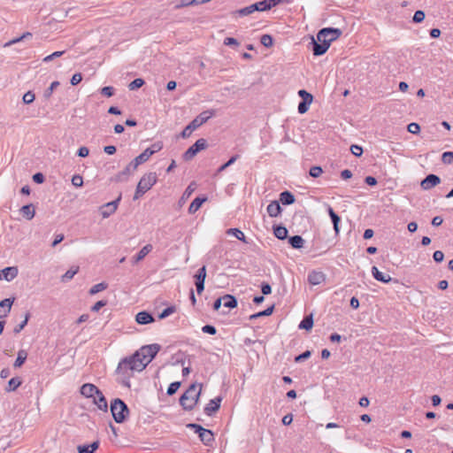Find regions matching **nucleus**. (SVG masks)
Returning <instances> with one entry per match:
<instances>
[{
  "mask_svg": "<svg viewBox=\"0 0 453 453\" xmlns=\"http://www.w3.org/2000/svg\"><path fill=\"white\" fill-rule=\"evenodd\" d=\"M351 153L356 157H361L363 154V148L359 145L353 144L350 146Z\"/></svg>",
  "mask_w": 453,
  "mask_h": 453,
  "instance_id": "obj_54",
  "label": "nucleus"
},
{
  "mask_svg": "<svg viewBox=\"0 0 453 453\" xmlns=\"http://www.w3.org/2000/svg\"><path fill=\"white\" fill-rule=\"evenodd\" d=\"M207 146L205 139H198L191 147H189L183 154V159L191 160L200 150H204Z\"/></svg>",
  "mask_w": 453,
  "mask_h": 453,
  "instance_id": "obj_9",
  "label": "nucleus"
},
{
  "mask_svg": "<svg viewBox=\"0 0 453 453\" xmlns=\"http://www.w3.org/2000/svg\"><path fill=\"white\" fill-rule=\"evenodd\" d=\"M59 86L58 81H53L50 86L45 90L44 97L50 98L54 91Z\"/></svg>",
  "mask_w": 453,
  "mask_h": 453,
  "instance_id": "obj_45",
  "label": "nucleus"
},
{
  "mask_svg": "<svg viewBox=\"0 0 453 453\" xmlns=\"http://www.w3.org/2000/svg\"><path fill=\"white\" fill-rule=\"evenodd\" d=\"M101 94L107 96V97H111L114 95V88L112 87H110V86H107V87H104L102 89H101Z\"/></svg>",
  "mask_w": 453,
  "mask_h": 453,
  "instance_id": "obj_59",
  "label": "nucleus"
},
{
  "mask_svg": "<svg viewBox=\"0 0 453 453\" xmlns=\"http://www.w3.org/2000/svg\"><path fill=\"white\" fill-rule=\"evenodd\" d=\"M311 103H307V101L305 102H300L299 104H298V112L301 113V114H303L305 113L308 109H309V106Z\"/></svg>",
  "mask_w": 453,
  "mask_h": 453,
  "instance_id": "obj_60",
  "label": "nucleus"
},
{
  "mask_svg": "<svg viewBox=\"0 0 453 453\" xmlns=\"http://www.w3.org/2000/svg\"><path fill=\"white\" fill-rule=\"evenodd\" d=\"M253 12L254 10H252L251 4L235 12L239 16H248Z\"/></svg>",
  "mask_w": 453,
  "mask_h": 453,
  "instance_id": "obj_49",
  "label": "nucleus"
},
{
  "mask_svg": "<svg viewBox=\"0 0 453 453\" xmlns=\"http://www.w3.org/2000/svg\"><path fill=\"white\" fill-rule=\"evenodd\" d=\"M326 280V275L324 273L319 271H312L308 274V282L311 285H319L324 282Z\"/></svg>",
  "mask_w": 453,
  "mask_h": 453,
  "instance_id": "obj_15",
  "label": "nucleus"
},
{
  "mask_svg": "<svg viewBox=\"0 0 453 453\" xmlns=\"http://www.w3.org/2000/svg\"><path fill=\"white\" fill-rule=\"evenodd\" d=\"M425 12L423 11H416L413 15V21L416 23H420L425 19Z\"/></svg>",
  "mask_w": 453,
  "mask_h": 453,
  "instance_id": "obj_56",
  "label": "nucleus"
},
{
  "mask_svg": "<svg viewBox=\"0 0 453 453\" xmlns=\"http://www.w3.org/2000/svg\"><path fill=\"white\" fill-rule=\"evenodd\" d=\"M111 412L115 422L120 424L125 421L129 414V410L121 399L116 398L111 403Z\"/></svg>",
  "mask_w": 453,
  "mask_h": 453,
  "instance_id": "obj_6",
  "label": "nucleus"
},
{
  "mask_svg": "<svg viewBox=\"0 0 453 453\" xmlns=\"http://www.w3.org/2000/svg\"><path fill=\"white\" fill-rule=\"evenodd\" d=\"M238 157V155L233 156L226 163H225L219 168L218 172L220 173L225 171L227 167L232 165L237 160Z\"/></svg>",
  "mask_w": 453,
  "mask_h": 453,
  "instance_id": "obj_50",
  "label": "nucleus"
},
{
  "mask_svg": "<svg viewBox=\"0 0 453 453\" xmlns=\"http://www.w3.org/2000/svg\"><path fill=\"white\" fill-rule=\"evenodd\" d=\"M108 287V285L104 282H101V283H98V284H96L94 285L90 289H89V294L90 295H96L97 294L98 292H101L104 289H106Z\"/></svg>",
  "mask_w": 453,
  "mask_h": 453,
  "instance_id": "obj_37",
  "label": "nucleus"
},
{
  "mask_svg": "<svg viewBox=\"0 0 453 453\" xmlns=\"http://www.w3.org/2000/svg\"><path fill=\"white\" fill-rule=\"evenodd\" d=\"M222 401L221 397H216L210 401V403L204 407V412L208 416H211L215 413L220 407V403Z\"/></svg>",
  "mask_w": 453,
  "mask_h": 453,
  "instance_id": "obj_17",
  "label": "nucleus"
},
{
  "mask_svg": "<svg viewBox=\"0 0 453 453\" xmlns=\"http://www.w3.org/2000/svg\"><path fill=\"white\" fill-rule=\"evenodd\" d=\"M372 274L375 280L383 283H388L392 280L389 274L381 273L376 266L372 267Z\"/></svg>",
  "mask_w": 453,
  "mask_h": 453,
  "instance_id": "obj_20",
  "label": "nucleus"
},
{
  "mask_svg": "<svg viewBox=\"0 0 453 453\" xmlns=\"http://www.w3.org/2000/svg\"><path fill=\"white\" fill-rule=\"evenodd\" d=\"M157 176L156 173L150 172L142 175L137 184L133 199L138 200L140 197H142L157 183Z\"/></svg>",
  "mask_w": 453,
  "mask_h": 453,
  "instance_id": "obj_3",
  "label": "nucleus"
},
{
  "mask_svg": "<svg viewBox=\"0 0 453 453\" xmlns=\"http://www.w3.org/2000/svg\"><path fill=\"white\" fill-rule=\"evenodd\" d=\"M312 326H313V319H312V316L310 315V316H306L303 318V319L301 321V323L299 325V328L310 330V329H311Z\"/></svg>",
  "mask_w": 453,
  "mask_h": 453,
  "instance_id": "obj_34",
  "label": "nucleus"
},
{
  "mask_svg": "<svg viewBox=\"0 0 453 453\" xmlns=\"http://www.w3.org/2000/svg\"><path fill=\"white\" fill-rule=\"evenodd\" d=\"M148 160V153H141L137 156L134 160H132L123 171L119 172L115 176V180L117 182H124L128 180L129 175L134 173L137 167L145 163Z\"/></svg>",
  "mask_w": 453,
  "mask_h": 453,
  "instance_id": "obj_4",
  "label": "nucleus"
},
{
  "mask_svg": "<svg viewBox=\"0 0 453 453\" xmlns=\"http://www.w3.org/2000/svg\"><path fill=\"white\" fill-rule=\"evenodd\" d=\"M273 234L278 239L284 240L288 236V229L285 226H278L274 227Z\"/></svg>",
  "mask_w": 453,
  "mask_h": 453,
  "instance_id": "obj_32",
  "label": "nucleus"
},
{
  "mask_svg": "<svg viewBox=\"0 0 453 453\" xmlns=\"http://www.w3.org/2000/svg\"><path fill=\"white\" fill-rule=\"evenodd\" d=\"M93 403L97 406V408L101 411H107L108 403L107 401L103 395V393L99 390V392L92 398Z\"/></svg>",
  "mask_w": 453,
  "mask_h": 453,
  "instance_id": "obj_18",
  "label": "nucleus"
},
{
  "mask_svg": "<svg viewBox=\"0 0 453 453\" xmlns=\"http://www.w3.org/2000/svg\"><path fill=\"white\" fill-rule=\"evenodd\" d=\"M72 184L74 187L80 188L83 185V179L81 175L75 174L72 178Z\"/></svg>",
  "mask_w": 453,
  "mask_h": 453,
  "instance_id": "obj_55",
  "label": "nucleus"
},
{
  "mask_svg": "<svg viewBox=\"0 0 453 453\" xmlns=\"http://www.w3.org/2000/svg\"><path fill=\"white\" fill-rule=\"evenodd\" d=\"M226 234L228 235H233L234 236L235 238H237L238 240L243 242L244 243H248L247 240H246V237L243 234L242 231H241L240 229L238 228H229L227 229L226 231Z\"/></svg>",
  "mask_w": 453,
  "mask_h": 453,
  "instance_id": "obj_29",
  "label": "nucleus"
},
{
  "mask_svg": "<svg viewBox=\"0 0 453 453\" xmlns=\"http://www.w3.org/2000/svg\"><path fill=\"white\" fill-rule=\"evenodd\" d=\"M266 211L270 217L274 218L280 214L281 207L278 201H272L268 204Z\"/></svg>",
  "mask_w": 453,
  "mask_h": 453,
  "instance_id": "obj_22",
  "label": "nucleus"
},
{
  "mask_svg": "<svg viewBox=\"0 0 453 453\" xmlns=\"http://www.w3.org/2000/svg\"><path fill=\"white\" fill-rule=\"evenodd\" d=\"M159 350L160 345L154 343L142 346L134 354L144 365L145 368L152 361Z\"/></svg>",
  "mask_w": 453,
  "mask_h": 453,
  "instance_id": "obj_5",
  "label": "nucleus"
},
{
  "mask_svg": "<svg viewBox=\"0 0 453 453\" xmlns=\"http://www.w3.org/2000/svg\"><path fill=\"white\" fill-rule=\"evenodd\" d=\"M441 179L435 174H428L420 183L424 190H429L436 185L440 184Z\"/></svg>",
  "mask_w": 453,
  "mask_h": 453,
  "instance_id": "obj_12",
  "label": "nucleus"
},
{
  "mask_svg": "<svg viewBox=\"0 0 453 453\" xmlns=\"http://www.w3.org/2000/svg\"><path fill=\"white\" fill-rule=\"evenodd\" d=\"M144 84V81L141 78H137L134 80L129 85L128 88L130 90H134L136 88H141Z\"/></svg>",
  "mask_w": 453,
  "mask_h": 453,
  "instance_id": "obj_44",
  "label": "nucleus"
},
{
  "mask_svg": "<svg viewBox=\"0 0 453 453\" xmlns=\"http://www.w3.org/2000/svg\"><path fill=\"white\" fill-rule=\"evenodd\" d=\"M323 170L320 166H312L310 169V175L313 178H318L321 175Z\"/></svg>",
  "mask_w": 453,
  "mask_h": 453,
  "instance_id": "obj_52",
  "label": "nucleus"
},
{
  "mask_svg": "<svg viewBox=\"0 0 453 453\" xmlns=\"http://www.w3.org/2000/svg\"><path fill=\"white\" fill-rule=\"evenodd\" d=\"M27 353L25 349H20L18 352L17 358L14 362V367H20L27 360Z\"/></svg>",
  "mask_w": 453,
  "mask_h": 453,
  "instance_id": "obj_31",
  "label": "nucleus"
},
{
  "mask_svg": "<svg viewBox=\"0 0 453 453\" xmlns=\"http://www.w3.org/2000/svg\"><path fill=\"white\" fill-rule=\"evenodd\" d=\"M120 200H121V194L117 197L116 200L105 203L101 208V215H102V217L104 219H106V218L110 217L111 214H113L116 211V210L118 208V205H119V203L120 202Z\"/></svg>",
  "mask_w": 453,
  "mask_h": 453,
  "instance_id": "obj_10",
  "label": "nucleus"
},
{
  "mask_svg": "<svg viewBox=\"0 0 453 453\" xmlns=\"http://www.w3.org/2000/svg\"><path fill=\"white\" fill-rule=\"evenodd\" d=\"M342 31L339 28L326 27L322 28L317 35V40L320 42L331 43V42L339 38Z\"/></svg>",
  "mask_w": 453,
  "mask_h": 453,
  "instance_id": "obj_7",
  "label": "nucleus"
},
{
  "mask_svg": "<svg viewBox=\"0 0 453 453\" xmlns=\"http://www.w3.org/2000/svg\"><path fill=\"white\" fill-rule=\"evenodd\" d=\"M152 250V245L147 244L142 248V250L138 252V254L133 257V262L134 264L142 260L150 251Z\"/></svg>",
  "mask_w": 453,
  "mask_h": 453,
  "instance_id": "obj_24",
  "label": "nucleus"
},
{
  "mask_svg": "<svg viewBox=\"0 0 453 453\" xmlns=\"http://www.w3.org/2000/svg\"><path fill=\"white\" fill-rule=\"evenodd\" d=\"M441 161L444 164H451L453 162V152L446 151L441 156Z\"/></svg>",
  "mask_w": 453,
  "mask_h": 453,
  "instance_id": "obj_51",
  "label": "nucleus"
},
{
  "mask_svg": "<svg viewBox=\"0 0 453 453\" xmlns=\"http://www.w3.org/2000/svg\"><path fill=\"white\" fill-rule=\"evenodd\" d=\"M35 94L32 93L31 91H28V92L25 93L22 99H23L24 104H29L35 101Z\"/></svg>",
  "mask_w": 453,
  "mask_h": 453,
  "instance_id": "obj_57",
  "label": "nucleus"
},
{
  "mask_svg": "<svg viewBox=\"0 0 453 453\" xmlns=\"http://www.w3.org/2000/svg\"><path fill=\"white\" fill-rule=\"evenodd\" d=\"M407 130L411 134H418L420 132V127H419V125L418 123L412 122V123L408 125Z\"/></svg>",
  "mask_w": 453,
  "mask_h": 453,
  "instance_id": "obj_53",
  "label": "nucleus"
},
{
  "mask_svg": "<svg viewBox=\"0 0 453 453\" xmlns=\"http://www.w3.org/2000/svg\"><path fill=\"white\" fill-rule=\"evenodd\" d=\"M29 318H30V314H29L28 312H27V313L25 314L24 320H23L20 324L17 325V326L14 327L13 332H14L15 334H19V332H21V330H23V328L27 326V322H28Z\"/></svg>",
  "mask_w": 453,
  "mask_h": 453,
  "instance_id": "obj_41",
  "label": "nucleus"
},
{
  "mask_svg": "<svg viewBox=\"0 0 453 453\" xmlns=\"http://www.w3.org/2000/svg\"><path fill=\"white\" fill-rule=\"evenodd\" d=\"M251 8H252V10H254V12H264V11L270 10V5H267L266 0H263V1L252 4Z\"/></svg>",
  "mask_w": 453,
  "mask_h": 453,
  "instance_id": "obj_33",
  "label": "nucleus"
},
{
  "mask_svg": "<svg viewBox=\"0 0 453 453\" xmlns=\"http://www.w3.org/2000/svg\"><path fill=\"white\" fill-rule=\"evenodd\" d=\"M202 331L203 333L204 334H215L217 330L215 328V326H211V325H205L202 327Z\"/></svg>",
  "mask_w": 453,
  "mask_h": 453,
  "instance_id": "obj_62",
  "label": "nucleus"
},
{
  "mask_svg": "<svg viewBox=\"0 0 453 453\" xmlns=\"http://www.w3.org/2000/svg\"><path fill=\"white\" fill-rule=\"evenodd\" d=\"M195 131V129L193 128V127L188 124L184 129L183 131L181 132L180 134V136L182 138H188L191 135V134Z\"/></svg>",
  "mask_w": 453,
  "mask_h": 453,
  "instance_id": "obj_58",
  "label": "nucleus"
},
{
  "mask_svg": "<svg viewBox=\"0 0 453 453\" xmlns=\"http://www.w3.org/2000/svg\"><path fill=\"white\" fill-rule=\"evenodd\" d=\"M82 80V76L81 73H74L73 75V77L71 78V84L73 86H76L78 85Z\"/></svg>",
  "mask_w": 453,
  "mask_h": 453,
  "instance_id": "obj_64",
  "label": "nucleus"
},
{
  "mask_svg": "<svg viewBox=\"0 0 453 453\" xmlns=\"http://www.w3.org/2000/svg\"><path fill=\"white\" fill-rule=\"evenodd\" d=\"M162 149V145L160 143H154L150 148H147L143 153H148V159L156 152L159 151Z\"/></svg>",
  "mask_w": 453,
  "mask_h": 453,
  "instance_id": "obj_38",
  "label": "nucleus"
},
{
  "mask_svg": "<svg viewBox=\"0 0 453 453\" xmlns=\"http://www.w3.org/2000/svg\"><path fill=\"white\" fill-rule=\"evenodd\" d=\"M188 427L194 429L195 432L198 434L199 438L205 445H210L213 441L214 435L211 430L203 428L197 424H188Z\"/></svg>",
  "mask_w": 453,
  "mask_h": 453,
  "instance_id": "obj_8",
  "label": "nucleus"
},
{
  "mask_svg": "<svg viewBox=\"0 0 453 453\" xmlns=\"http://www.w3.org/2000/svg\"><path fill=\"white\" fill-rule=\"evenodd\" d=\"M200 4L199 0H180L178 4H176L175 8L180 9L186 6Z\"/></svg>",
  "mask_w": 453,
  "mask_h": 453,
  "instance_id": "obj_40",
  "label": "nucleus"
},
{
  "mask_svg": "<svg viewBox=\"0 0 453 453\" xmlns=\"http://www.w3.org/2000/svg\"><path fill=\"white\" fill-rule=\"evenodd\" d=\"M280 201L284 205H289L295 203V196L289 191H284L280 195Z\"/></svg>",
  "mask_w": 453,
  "mask_h": 453,
  "instance_id": "obj_26",
  "label": "nucleus"
},
{
  "mask_svg": "<svg viewBox=\"0 0 453 453\" xmlns=\"http://www.w3.org/2000/svg\"><path fill=\"white\" fill-rule=\"evenodd\" d=\"M312 43H313L312 51H313V55H315V56H321V55L325 54L329 48V43L320 42L319 41L316 42L314 40H313Z\"/></svg>",
  "mask_w": 453,
  "mask_h": 453,
  "instance_id": "obj_21",
  "label": "nucleus"
},
{
  "mask_svg": "<svg viewBox=\"0 0 453 453\" xmlns=\"http://www.w3.org/2000/svg\"><path fill=\"white\" fill-rule=\"evenodd\" d=\"M298 95L300 97H302V101L303 102H305L307 101V103H312V100H313V96L311 94H310L309 92H307L306 90L304 89H301L298 91Z\"/></svg>",
  "mask_w": 453,
  "mask_h": 453,
  "instance_id": "obj_43",
  "label": "nucleus"
},
{
  "mask_svg": "<svg viewBox=\"0 0 453 453\" xmlns=\"http://www.w3.org/2000/svg\"><path fill=\"white\" fill-rule=\"evenodd\" d=\"M288 242L294 249H301L303 246L304 240L300 235H294L289 237Z\"/></svg>",
  "mask_w": 453,
  "mask_h": 453,
  "instance_id": "obj_28",
  "label": "nucleus"
},
{
  "mask_svg": "<svg viewBox=\"0 0 453 453\" xmlns=\"http://www.w3.org/2000/svg\"><path fill=\"white\" fill-rule=\"evenodd\" d=\"M78 271L79 267H72L62 276V281L66 282L70 280L78 273Z\"/></svg>",
  "mask_w": 453,
  "mask_h": 453,
  "instance_id": "obj_36",
  "label": "nucleus"
},
{
  "mask_svg": "<svg viewBox=\"0 0 453 453\" xmlns=\"http://www.w3.org/2000/svg\"><path fill=\"white\" fill-rule=\"evenodd\" d=\"M64 52L65 51H55L52 54L45 57L43 58V62H50V61L53 60L56 58H59V57H61L64 54Z\"/></svg>",
  "mask_w": 453,
  "mask_h": 453,
  "instance_id": "obj_61",
  "label": "nucleus"
},
{
  "mask_svg": "<svg viewBox=\"0 0 453 453\" xmlns=\"http://www.w3.org/2000/svg\"><path fill=\"white\" fill-rule=\"evenodd\" d=\"M144 365L134 354L121 359L117 366L116 374L119 381L127 388H130V378L135 372H142Z\"/></svg>",
  "mask_w": 453,
  "mask_h": 453,
  "instance_id": "obj_1",
  "label": "nucleus"
},
{
  "mask_svg": "<svg viewBox=\"0 0 453 453\" xmlns=\"http://www.w3.org/2000/svg\"><path fill=\"white\" fill-rule=\"evenodd\" d=\"M20 212L27 219H32L35 215V210L33 204H27L20 208Z\"/></svg>",
  "mask_w": 453,
  "mask_h": 453,
  "instance_id": "obj_25",
  "label": "nucleus"
},
{
  "mask_svg": "<svg viewBox=\"0 0 453 453\" xmlns=\"http://www.w3.org/2000/svg\"><path fill=\"white\" fill-rule=\"evenodd\" d=\"M311 352L310 350H306L303 353H302L301 355L296 357L295 361L296 363L302 362V361L309 358L311 357Z\"/></svg>",
  "mask_w": 453,
  "mask_h": 453,
  "instance_id": "obj_63",
  "label": "nucleus"
},
{
  "mask_svg": "<svg viewBox=\"0 0 453 453\" xmlns=\"http://www.w3.org/2000/svg\"><path fill=\"white\" fill-rule=\"evenodd\" d=\"M180 386V382H179V381L171 383L166 391L167 395H173V394H175L177 392V390L179 389Z\"/></svg>",
  "mask_w": 453,
  "mask_h": 453,
  "instance_id": "obj_46",
  "label": "nucleus"
},
{
  "mask_svg": "<svg viewBox=\"0 0 453 453\" xmlns=\"http://www.w3.org/2000/svg\"><path fill=\"white\" fill-rule=\"evenodd\" d=\"M14 300V298H5L0 302V319H4L8 316Z\"/></svg>",
  "mask_w": 453,
  "mask_h": 453,
  "instance_id": "obj_16",
  "label": "nucleus"
},
{
  "mask_svg": "<svg viewBox=\"0 0 453 453\" xmlns=\"http://www.w3.org/2000/svg\"><path fill=\"white\" fill-rule=\"evenodd\" d=\"M202 389V384L194 383L184 392L180 398V405L188 411H191L197 403Z\"/></svg>",
  "mask_w": 453,
  "mask_h": 453,
  "instance_id": "obj_2",
  "label": "nucleus"
},
{
  "mask_svg": "<svg viewBox=\"0 0 453 453\" xmlns=\"http://www.w3.org/2000/svg\"><path fill=\"white\" fill-rule=\"evenodd\" d=\"M207 200V197H196L193 200L188 207V212L190 214L196 213L202 206V204Z\"/></svg>",
  "mask_w": 453,
  "mask_h": 453,
  "instance_id": "obj_23",
  "label": "nucleus"
},
{
  "mask_svg": "<svg viewBox=\"0 0 453 453\" xmlns=\"http://www.w3.org/2000/svg\"><path fill=\"white\" fill-rule=\"evenodd\" d=\"M21 384L19 378H12L8 382V387L5 388L7 392H12L17 389Z\"/></svg>",
  "mask_w": 453,
  "mask_h": 453,
  "instance_id": "obj_35",
  "label": "nucleus"
},
{
  "mask_svg": "<svg viewBox=\"0 0 453 453\" xmlns=\"http://www.w3.org/2000/svg\"><path fill=\"white\" fill-rule=\"evenodd\" d=\"M18 268L16 266L5 267L0 271V280L4 279L7 281L12 280L18 275Z\"/></svg>",
  "mask_w": 453,
  "mask_h": 453,
  "instance_id": "obj_14",
  "label": "nucleus"
},
{
  "mask_svg": "<svg viewBox=\"0 0 453 453\" xmlns=\"http://www.w3.org/2000/svg\"><path fill=\"white\" fill-rule=\"evenodd\" d=\"M99 388L92 383H85L81 388V394L87 398H93L98 392Z\"/></svg>",
  "mask_w": 453,
  "mask_h": 453,
  "instance_id": "obj_13",
  "label": "nucleus"
},
{
  "mask_svg": "<svg viewBox=\"0 0 453 453\" xmlns=\"http://www.w3.org/2000/svg\"><path fill=\"white\" fill-rule=\"evenodd\" d=\"M214 115L213 111H204L196 116L189 124L196 130Z\"/></svg>",
  "mask_w": 453,
  "mask_h": 453,
  "instance_id": "obj_11",
  "label": "nucleus"
},
{
  "mask_svg": "<svg viewBox=\"0 0 453 453\" xmlns=\"http://www.w3.org/2000/svg\"><path fill=\"white\" fill-rule=\"evenodd\" d=\"M195 278L196 280H202L204 281L206 278V267L203 265L202 266L197 273L195 275Z\"/></svg>",
  "mask_w": 453,
  "mask_h": 453,
  "instance_id": "obj_47",
  "label": "nucleus"
},
{
  "mask_svg": "<svg viewBox=\"0 0 453 453\" xmlns=\"http://www.w3.org/2000/svg\"><path fill=\"white\" fill-rule=\"evenodd\" d=\"M196 182H194V181L191 182L185 189V191L182 195V199L188 198L193 194V192L196 190Z\"/></svg>",
  "mask_w": 453,
  "mask_h": 453,
  "instance_id": "obj_42",
  "label": "nucleus"
},
{
  "mask_svg": "<svg viewBox=\"0 0 453 453\" xmlns=\"http://www.w3.org/2000/svg\"><path fill=\"white\" fill-rule=\"evenodd\" d=\"M328 214L332 219V222L334 225V229L335 233L338 234L340 231L339 230V223L341 221V219L331 207L328 208Z\"/></svg>",
  "mask_w": 453,
  "mask_h": 453,
  "instance_id": "obj_30",
  "label": "nucleus"
},
{
  "mask_svg": "<svg viewBox=\"0 0 453 453\" xmlns=\"http://www.w3.org/2000/svg\"><path fill=\"white\" fill-rule=\"evenodd\" d=\"M154 320L153 316L148 311H140L135 316V321L140 325H148Z\"/></svg>",
  "mask_w": 453,
  "mask_h": 453,
  "instance_id": "obj_19",
  "label": "nucleus"
},
{
  "mask_svg": "<svg viewBox=\"0 0 453 453\" xmlns=\"http://www.w3.org/2000/svg\"><path fill=\"white\" fill-rule=\"evenodd\" d=\"M260 42L263 46L270 48L273 44V39L270 35H263L260 38Z\"/></svg>",
  "mask_w": 453,
  "mask_h": 453,
  "instance_id": "obj_39",
  "label": "nucleus"
},
{
  "mask_svg": "<svg viewBox=\"0 0 453 453\" xmlns=\"http://www.w3.org/2000/svg\"><path fill=\"white\" fill-rule=\"evenodd\" d=\"M222 299L223 305L226 308L233 309L237 306L236 298L231 295H225Z\"/></svg>",
  "mask_w": 453,
  "mask_h": 453,
  "instance_id": "obj_27",
  "label": "nucleus"
},
{
  "mask_svg": "<svg viewBox=\"0 0 453 453\" xmlns=\"http://www.w3.org/2000/svg\"><path fill=\"white\" fill-rule=\"evenodd\" d=\"M175 311L174 306H170L163 310V311L158 315L160 319H165Z\"/></svg>",
  "mask_w": 453,
  "mask_h": 453,
  "instance_id": "obj_48",
  "label": "nucleus"
}]
</instances>
